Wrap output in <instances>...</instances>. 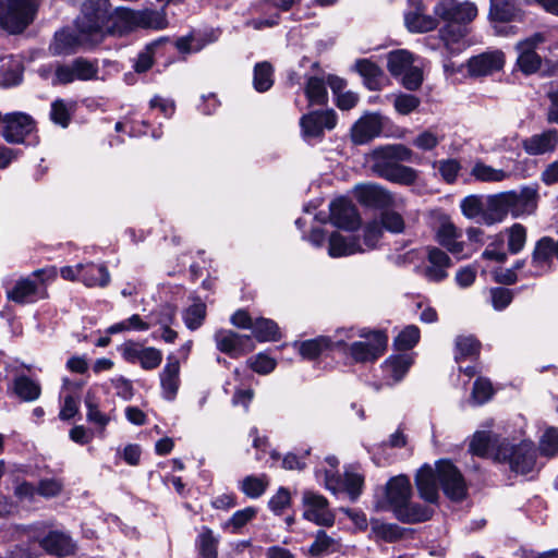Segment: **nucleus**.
Returning <instances> with one entry per match:
<instances>
[{
    "label": "nucleus",
    "mask_w": 558,
    "mask_h": 558,
    "mask_svg": "<svg viewBox=\"0 0 558 558\" xmlns=\"http://www.w3.org/2000/svg\"><path fill=\"white\" fill-rule=\"evenodd\" d=\"M374 171L383 179L400 185H412L418 179V171L404 166L392 158H387L380 147L374 153Z\"/></svg>",
    "instance_id": "nucleus-11"
},
{
    "label": "nucleus",
    "mask_w": 558,
    "mask_h": 558,
    "mask_svg": "<svg viewBox=\"0 0 558 558\" xmlns=\"http://www.w3.org/2000/svg\"><path fill=\"white\" fill-rule=\"evenodd\" d=\"M381 238L380 226L377 221H371L363 228L362 238L357 234L344 235L332 232L328 241V255L332 258L363 254L376 248Z\"/></svg>",
    "instance_id": "nucleus-6"
},
{
    "label": "nucleus",
    "mask_w": 558,
    "mask_h": 558,
    "mask_svg": "<svg viewBox=\"0 0 558 558\" xmlns=\"http://www.w3.org/2000/svg\"><path fill=\"white\" fill-rule=\"evenodd\" d=\"M509 197L508 191L488 196L487 208L494 216L490 222L501 221L510 213Z\"/></svg>",
    "instance_id": "nucleus-48"
},
{
    "label": "nucleus",
    "mask_w": 558,
    "mask_h": 558,
    "mask_svg": "<svg viewBox=\"0 0 558 558\" xmlns=\"http://www.w3.org/2000/svg\"><path fill=\"white\" fill-rule=\"evenodd\" d=\"M39 0H0V28L20 34L35 20Z\"/></svg>",
    "instance_id": "nucleus-7"
},
{
    "label": "nucleus",
    "mask_w": 558,
    "mask_h": 558,
    "mask_svg": "<svg viewBox=\"0 0 558 558\" xmlns=\"http://www.w3.org/2000/svg\"><path fill=\"white\" fill-rule=\"evenodd\" d=\"M337 330L332 337L319 336L314 339L303 341L299 345L300 354L307 360H315L325 352L337 350Z\"/></svg>",
    "instance_id": "nucleus-32"
},
{
    "label": "nucleus",
    "mask_w": 558,
    "mask_h": 558,
    "mask_svg": "<svg viewBox=\"0 0 558 558\" xmlns=\"http://www.w3.org/2000/svg\"><path fill=\"white\" fill-rule=\"evenodd\" d=\"M39 544L48 554L58 557H66L76 551V544L71 536L60 531L49 532Z\"/></svg>",
    "instance_id": "nucleus-30"
},
{
    "label": "nucleus",
    "mask_w": 558,
    "mask_h": 558,
    "mask_svg": "<svg viewBox=\"0 0 558 558\" xmlns=\"http://www.w3.org/2000/svg\"><path fill=\"white\" fill-rule=\"evenodd\" d=\"M336 124L337 114L332 109L314 110L300 119L301 132L307 142L320 140L325 132L335 129Z\"/></svg>",
    "instance_id": "nucleus-15"
},
{
    "label": "nucleus",
    "mask_w": 558,
    "mask_h": 558,
    "mask_svg": "<svg viewBox=\"0 0 558 558\" xmlns=\"http://www.w3.org/2000/svg\"><path fill=\"white\" fill-rule=\"evenodd\" d=\"M451 267L450 257L437 247L428 248L427 265L424 276L428 281L440 282L448 277V268Z\"/></svg>",
    "instance_id": "nucleus-27"
},
{
    "label": "nucleus",
    "mask_w": 558,
    "mask_h": 558,
    "mask_svg": "<svg viewBox=\"0 0 558 558\" xmlns=\"http://www.w3.org/2000/svg\"><path fill=\"white\" fill-rule=\"evenodd\" d=\"M386 151L387 158H392L398 162H414L416 161V154L403 144H391L380 147Z\"/></svg>",
    "instance_id": "nucleus-56"
},
{
    "label": "nucleus",
    "mask_w": 558,
    "mask_h": 558,
    "mask_svg": "<svg viewBox=\"0 0 558 558\" xmlns=\"http://www.w3.org/2000/svg\"><path fill=\"white\" fill-rule=\"evenodd\" d=\"M180 363L173 354L167 356V363L161 371L160 385L165 399L171 401L175 398L180 386Z\"/></svg>",
    "instance_id": "nucleus-31"
},
{
    "label": "nucleus",
    "mask_w": 558,
    "mask_h": 558,
    "mask_svg": "<svg viewBox=\"0 0 558 558\" xmlns=\"http://www.w3.org/2000/svg\"><path fill=\"white\" fill-rule=\"evenodd\" d=\"M441 136L433 130H424L413 140L412 145L422 151H430L441 142Z\"/></svg>",
    "instance_id": "nucleus-58"
},
{
    "label": "nucleus",
    "mask_w": 558,
    "mask_h": 558,
    "mask_svg": "<svg viewBox=\"0 0 558 558\" xmlns=\"http://www.w3.org/2000/svg\"><path fill=\"white\" fill-rule=\"evenodd\" d=\"M305 95L310 106H324L328 101L326 82L318 76L308 77L305 85Z\"/></svg>",
    "instance_id": "nucleus-40"
},
{
    "label": "nucleus",
    "mask_w": 558,
    "mask_h": 558,
    "mask_svg": "<svg viewBox=\"0 0 558 558\" xmlns=\"http://www.w3.org/2000/svg\"><path fill=\"white\" fill-rule=\"evenodd\" d=\"M506 440L507 438H499L488 432H476L470 442V451L475 456L492 458L497 461L496 453Z\"/></svg>",
    "instance_id": "nucleus-29"
},
{
    "label": "nucleus",
    "mask_w": 558,
    "mask_h": 558,
    "mask_svg": "<svg viewBox=\"0 0 558 558\" xmlns=\"http://www.w3.org/2000/svg\"><path fill=\"white\" fill-rule=\"evenodd\" d=\"M303 518L322 526H332L336 520L328 500L313 490H305L302 496Z\"/></svg>",
    "instance_id": "nucleus-16"
},
{
    "label": "nucleus",
    "mask_w": 558,
    "mask_h": 558,
    "mask_svg": "<svg viewBox=\"0 0 558 558\" xmlns=\"http://www.w3.org/2000/svg\"><path fill=\"white\" fill-rule=\"evenodd\" d=\"M372 533L376 539L395 542L402 537L403 530L395 523H384L379 520H372Z\"/></svg>",
    "instance_id": "nucleus-47"
},
{
    "label": "nucleus",
    "mask_w": 558,
    "mask_h": 558,
    "mask_svg": "<svg viewBox=\"0 0 558 558\" xmlns=\"http://www.w3.org/2000/svg\"><path fill=\"white\" fill-rule=\"evenodd\" d=\"M340 539L328 535L325 531L317 532L315 541L310 547L312 556H324L338 551L340 549Z\"/></svg>",
    "instance_id": "nucleus-42"
},
{
    "label": "nucleus",
    "mask_w": 558,
    "mask_h": 558,
    "mask_svg": "<svg viewBox=\"0 0 558 558\" xmlns=\"http://www.w3.org/2000/svg\"><path fill=\"white\" fill-rule=\"evenodd\" d=\"M524 151L530 156L553 154L558 147V130L547 129L522 142Z\"/></svg>",
    "instance_id": "nucleus-24"
},
{
    "label": "nucleus",
    "mask_w": 558,
    "mask_h": 558,
    "mask_svg": "<svg viewBox=\"0 0 558 558\" xmlns=\"http://www.w3.org/2000/svg\"><path fill=\"white\" fill-rule=\"evenodd\" d=\"M510 214L513 217L532 214L537 206V190L531 186H524L519 192L508 191Z\"/></svg>",
    "instance_id": "nucleus-28"
},
{
    "label": "nucleus",
    "mask_w": 558,
    "mask_h": 558,
    "mask_svg": "<svg viewBox=\"0 0 558 558\" xmlns=\"http://www.w3.org/2000/svg\"><path fill=\"white\" fill-rule=\"evenodd\" d=\"M123 359L132 364L138 363L143 369L157 368L162 361V352L154 347H144L137 342H125L121 348Z\"/></svg>",
    "instance_id": "nucleus-17"
},
{
    "label": "nucleus",
    "mask_w": 558,
    "mask_h": 558,
    "mask_svg": "<svg viewBox=\"0 0 558 558\" xmlns=\"http://www.w3.org/2000/svg\"><path fill=\"white\" fill-rule=\"evenodd\" d=\"M329 219L331 223L343 230H354L360 223L361 219L356 207L353 203L345 198L339 197L329 204Z\"/></svg>",
    "instance_id": "nucleus-20"
},
{
    "label": "nucleus",
    "mask_w": 558,
    "mask_h": 558,
    "mask_svg": "<svg viewBox=\"0 0 558 558\" xmlns=\"http://www.w3.org/2000/svg\"><path fill=\"white\" fill-rule=\"evenodd\" d=\"M219 538L215 536L209 527H203L198 534L195 545L201 558H217Z\"/></svg>",
    "instance_id": "nucleus-41"
},
{
    "label": "nucleus",
    "mask_w": 558,
    "mask_h": 558,
    "mask_svg": "<svg viewBox=\"0 0 558 558\" xmlns=\"http://www.w3.org/2000/svg\"><path fill=\"white\" fill-rule=\"evenodd\" d=\"M480 342L473 336H459L456 339V361L476 356L480 353Z\"/></svg>",
    "instance_id": "nucleus-50"
},
{
    "label": "nucleus",
    "mask_w": 558,
    "mask_h": 558,
    "mask_svg": "<svg viewBox=\"0 0 558 558\" xmlns=\"http://www.w3.org/2000/svg\"><path fill=\"white\" fill-rule=\"evenodd\" d=\"M268 485L269 481L266 475H248L241 481L240 489L248 498L255 499L266 492Z\"/></svg>",
    "instance_id": "nucleus-45"
},
{
    "label": "nucleus",
    "mask_w": 558,
    "mask_h": 558,
    "mask_svg": "<svg viewBox=\"0 0 558 558\" xmlns=\"http://www.w3.org/2000/svg\"><path fill=\"white\" fill-rule=\"evenodd\" d=\"M526 242V229L514 223L508 229V250L511 254H518L524 247Z\"/></svg>",
    "instance_id": "nucleus-59"
},
{
    "label": "nucleus",
    "mask_w": 558,
    "mask_h": 558,
    "mask_svg": "<svg viewBox=\"0 0 558 558\" xmlns=\"http://www.w3.org/2000/svg\"><path fill=\"white\" fill-rule=\"evenodd\" d=\"M44 272V269L36 270L32 276L16 280L12 287H9L4 281L3 286L7 290L8 300L16 304L25 305L46 299L48 294L44 280L41 279Z\"/></svg>",
    "instance_id": "nucleus-10"
},
{
    "label": "nucleus",
    "mask_w": 558,
    "mask_h": 558,
    "mask_svg": "<svg viewBox=\"0 0 558 558\" xmlns=\"http://www.w3.org/2000/svg\"><path fill=\"white\" fill-rule=\"evenodd\" d=\"M546 41V33L536 32L515 44V66L524 75L535 74L542 69L543 57L538 51Z\"/></svg>",
    "instance_id": "nucleus-9"
},
{
    "label": "nucleus",
    "mask_w": 558,
    "mask_h": 558,
    "mask_svg": "<svg viewBox=\"0 0 558 558\" xmlns=\"http://www.w3.org/2000/svg\"><path fill=\"white\" fill-rule=\"evenodd\" d=\"M85 405L87 409V421L99 426L101 429H105L111 417L99 410L97 398L92 390H88L86 393Z\"/></svg>",
    "instance_id": "nucleus-44"
},
{
    "label": "nucleus",
    "mask_w": 558,
    "mask_h": 558,
    "mask_svg": "<svg viewBox=\"0 0 558 558\" xmlns=\"http://www.w3.org/2000/svg\"><path fill=\"white\" fill-rule=\"evenodd\" d=\"M74 111V102L64 99H56L51 104L50 119L53 123L66 128Z\"/></svg>",
    "instance_id": "nucleus-46"
},
{
    "label": "nucleus",
    "mask_w": 558,
    "mask_h": 558,
    "mask_svg": "<svg viewBox=\"0 0 558 558\" xmlns=\"http://www.w3.org/2000/svg\"><path fill=\"white\" fill-rule=\"evenodd\" d=\"M436 241L450 253L459 258L466 257L464 254V243L460 241L461 232L456 228L453 222L448 218H441L436 229Z\"/></svg>",
    "instance_id": "nucleus-25"
},
{
    "label": "nucleus",
    "mask_w": 558,
    "mask_h": 558,
    "mask_svg": "<svg viewBox=\"0 0 558 558\" xmlns=\"http://www.w3.org/2000/svg\"><path fill=\"white\" fill-rule=\"evenodd\" d=\"M338 351L355 363H369L384 354L388 336L379 329L368 327H343L337 329Z\"/></svg>",
    "instance_id": "nucleus-1"
},
{
    "label": "nucleus",
    "mask_w": 558,
    "mask_h": 558,
    "mask_svg": "<svg viewBox=\"0 0 558 558\" xmlns=\"http://www.w3.org/2000/svg\"><path fill=\"white\" fill-rule=\"evenodd\" d=\"M121 34L136 27L162 29L167 26V19L162 11L157 10H131L122 7L120 12Z\"/></svg>",
    "instance_id": "nucleus-14"
},
{
    "label": "nucleus",
    "mask_w": 558,
    "mask_h": 558,
    "mask_svg": "<svg viewBox=\"0 0 558 558\" xmlns=\"http://www.w3.org/2000/svg\"><path fill=\"white\" fill-rule=\"evenodd\" d=\"M354 68L363 77L368 89L377 90L381 88L385 75L376 63L368 59H360L356 60Z\"/></svg>",
    "instance_id": "nucleus-35"
},
{
    "label": "nucleus",
    "mask_w": 558,
    "mask_h": 558,
    "mask_svg": "<svg viewBox=\"0 0 558 558\" xmlns=\"http://www.w3.org/2000/svg\"><path fill=\"white\" fill-rule=\"evenodd\" d=\"M206 317V305L202 302L193 303L182 314L185 326L191 330L199 328Z\"/></svg>",
    "instance_id": "nucleus-52"
},
{
    "label": "nucleus",
    "mask_w": 558,
    "mask_h": 558,
    "mask_svg": "<svg viewBox=\"0 0 558 558\" xmlns=\"http://www.w3.org/2000/svg\"><path fill=\"white\" fill-rule=\"evenodd\" d=\"M554 259L558 260V239H539L533 250L530 267L522 277H541L554 270Z\"/></svg>",
    "instance_id": "nucleus-12"
},
{
    "label": "nucleus",
    "mask_w": 558,
    "mask_h": 558,
    "mask_svg": "<svg viewBox=\"0 0 558 558\" xmlns=\"http://www.w3.org/2000/svg\"><path fill=\"white\" fill-rule=\"evenodd\" d=\"M14 392L24 401H35L39 398L40 385L27 376H19L14 380Z\"/></svg>",
    "instance_id": "nucleus-43"
},
{
    "label": "nucleus",
    "mask_w": 558,
    "mask_h": 558,
    "mask_svg": "<svg viewBox=\"0 0 558 558\" xmlns=\"http://www.w3.org/2000/svg\"><path fill=\"white\" fill-rule=\"evenodd\" d=\"M376 221L379 223L381 231L385 229L392 233H401L405 227L402 216L393 210L383 211L380 215V220Z\"/></svg>",
    "instance_id": "nucleus-55"
},
{
    "label": "nucleus",
    "mask_w": 558,
    "mask_h": 558,
    "mask_svg": "<svg viewBox=\"0 0 558 558\" xmlns=\"http://www.w3.org/2000/svg\"><path fill=\"white\" fill-rule=\"evenodd\" d=\"M434 168L438 169L444 181L447 183H453L461 170V163L457 159L448 158L435 161Z\"/></svg>",
    "instance_id": "nucleus-57"
},
{
    "label": "nucleus",
    "mask_w": 558,
    "mask_h": 558,
    "mask_svg": "<svg viewBox=\"0 0 558 558\" xmlns=\"http://www.w3.org/2000/svg\"><path fill=\"white\" fill-rule=\"evenodd\" d=\"M326 463L328 464L329 469L316 470V478L319 481L320 476H324V484L325 487L331 492H336L340 484V477L337 475V466L339 464V461L335 457H327Z\"/></svg>",
    "instance_id": "nucleus-51"
},
{
    "label": "nucleus",
    "mask_w": 558,
    "mask_h": 558,
    "mask_svg": "<svg viewBox=\"0 0 558 558\" xmlns=\"http://www.w3.org/2000/svg\"><path fill=\"white\" fill-rule=\"evenodd\" d=\"M437 480L445 495L451 500L465 497L466 485L460 471L451 462L442 460L437 462L436 473L428 464H424L416 473L415 485L425 501L434 504L438 500Z\"/></svg>",
    "instance_id": "nucleus-3"
},
{
    "label": "nucleus",
    "mask_w": 558,
    "mask_h": 558,
    "mask_svg": "<svg viewBox=\"0 0 558 558\" xmlns=\"http://www.w3.org/2000/svg\"><path fill=\"white\" fill-rule=\"evenodd\" d=\"M412 485L407 475L400 474L391 477L385 486V493L376 501L378 510H389L397 520L403 523H418L428 520L432 508L412 502Z\"/></svg>",
    "instance_id": "nucleus-2"
},
{
    "label": "nucleus",
    "mask_w": 558,
    "mask_h": 558,
    "mask_svg": "<svg viewBox=\"0 0 558 558\" xmlns=\"http://www.w3.org/2000/svg\"><path fill=\"white\" fill-rule=\"evenodd\" d=\"M363 482L364 480L362 475H360L359 473L347 471L344 473V478L340 480L338 489L343 487L345 492L350 495V498L352 500H355L362 492Z\"/></svg>",
    "instance_id": "nucleus-60"
},
{
    "label": "nucleus",
    "mask_w": 558,
    "mask_h": 558,
    "mask_svg": "<svg viewBox=\"0 0 558 558\" xmlns=\"http://www.w3.org/2000/svg\"><path fill=\"white\" fill-rule=\"evenodd\" d=\"M252 333L258 341L274 340L277 333V324L270 319L257 318L252 327Z\"/></svg>",
    "instance_id": "nucleus-54"
},
{
    "label": "nucleus",
    "mask_w": 558,
    "mask_h": 558,
    "mask_svg": "<svg viewBox=\"0 0 558 558\" xmlns=\"http://www.w3.org/2000/svg\"><path fill=\"white\" fill-rule=\"evenodd\" d=\"M356 197L365 206L375 208H388L403 202L402 197H396L391 192L378 184H363L356 187Z\"/></svg>",
    "instance_id": "nucleus-19"
},
{
    "label": "nucleus",
    "mask_w": 558,
    "mask_h": 558,
    "mask_svg": "<svg viewBox=\"0 0 558 558\" xmlns=\"http://www.w3.org/2000/svg\"><path fill=\"white\" fill-rule=\"evenodd\" d=\"M490 15L495 21L510 22L520 19L521 10L514 0H490Z\"/></svg>",
    "instance_id": "nucleus-38"
},
{
    "label": "nucleus",
    "mask_w": 558,
    "mask_h": 558,
    "mask_svg": "<svg viewBox=\"0 0 558 558\" xmlns=\"http://www.w3.org/2000/svg\"><path fill=\"white\" fill-rule=\"evenodd\" d=\"M408 2L409 10L404 14V23L410 32L426 33L438 26L439 19L425 13L423 0H408Z\"/></svg>",
    "instance_id": "nucleus-21"
},
{
    "label": "nucleus",
    "mask_w": 558,
    "mask_h": 558,
    "mask_svg": "<svg viewBox=\"0 0 558 558\" xmlns=\"http://www.w3.org/2000/svg\"><path fill=\"white\" fill-rule=\"evenodd\" d=\"M414 63V57L408 50L389 52L387 68L395 77H401Z\"/></svg>",
    "instance_id": "nucleus-39"
},
{
    "label": "nucleus",
    "mask_w": 558,
    "mask_h": 558,
    "mask_svg": "<svg viewBox=\"0 0 558 558\" xmlns=\"http://www.w3.org/2000/svg\"><path fill=\"white\" fill-rule=\"evenodd\" d=\"M121 8H112L110 0H84L75 20L76 29L86 39L100 43L107 35L121 34Z\"/></svg>",
    "instance_id": "nucleus-4"
},
{
    "label": "nucleus",
    "mask_w": 558,
    "mask_h": 558,
    "mask_svg": "<svg viewBox=\"0 0 558 558\" xmlns=\"http://www.w3.org/2000/svg\"><path fill=\"white\" fill-rule=\"evenodd\" d=\"M254 88L257 92H266L274 84V68L268 62H259L254 68Z\"/></svg>",
    "instance_id": "nucleus-49"
},
{
    "label": "nucleus",
    "mask_w": 558,
    "mask_h": 558,
    "mask_svg": "<svg viewBox=\"0 0 558 558\" xmlns=\"http://www.w3.org/2000/svg\"><path fill=\"white\" fill-rule=\"evenodd\" d=\"M541 452L547 457H553L558 452V432L549 427L543 434L539 441Z\"/></svg>",
    "instance_id": "nucleus-64"
},
{
    "label": "nucleus",
    "mask_w": 558,
    "mask_h": 558,
    "mask_svg": "<svg viewBox=\"0 0 558 558\" xmlns=\"http://www.w3.org/2000/svg\"><path fill=\"white\" fill-rule=\"evenodd\" d=\"M460 208L462 214L469 219L478 217L484 209L482 196L469 195L464 197L461 201Z\"/></svg>",
    "instance_id": "nucleus-63"
},
{
    "label": "nucleus",
    "mask_w": 558,
    "mask_h": 558,
    "mask_svg": "<svg viewBox=\"0 0 558 558\" xmlns=\"http://www.w3.org/2000/svg\"><path fill=\"white\" fill-rule=\"evenodd\" d=\"M434 15L447 23L440 29V38L451 52L461 51L465 47L464 37L468 34L466 24L477 15V8L473 2H459L457 0H439L434 5Z\"/></svg>",
    "instance_id": "nucleus-5"
},
{
    "label": "nucleus",
    "mask_w": 558,
    "mask_h": 558,
    "mask_svg": "<svg viewBox=\"0 0 558 558\" xmlns=\"http://www.w3.org/2000/svg\"><path fill=\"white\" fill-rule=\"evenodd\" d=\"M98 64L84 58H76L68 64H56L52 85H66L74 81H90L97 78Z\"/></svg>",
    "instance_id": "nucleus-13"
},
{
    "label": "nucleus",
    "mask_w": 558,
    "mask_h": 558,
    "mask_svg": "<svg viewBox=\"0 0 558 558\" xmlns=\"http://www.w3.org/2000/svg\"><path fill=\"white\" fill-rule=\"evenodd\" d=\"M64 483L61 478H41L37 485V494L44 498H53L61 494Z\"/></svg>",
    "instance_id": "nucleus-61"
},
{
    "label": "nucleus",
    "mask_w": 558,
    "mask_h": 558,
    "mask_svg": "<svg viewBox=\"0 0 558 558\" xmlns=\"http://www.w3.org/2000/svg\"><path fill=\"white\" fill-rule=\"evenodd\" d=\"M217 349L231 357H239L253 350L252 338L228 329H220L214 336Z\"/></svg>",
    "instance_id": "nucleus-18"
},
{
    "label": "nucleus",
    "mask_w": 558,
    "mask_h": 558,
    "mask_svg": "<svg viewBox=\"0 0 558 558\" xmlns=\"http://www.w3.org/2000/svg\"><path fill=\"white\" fill-rule=\"evenodd\" d=\"M421 332L415 325L404 327L393 340V344L398 350H410L418 342Z\"/></svg>",
    "instance_id": "nucleus-53"
},
{
    "label": "nucleus",
    "mask_w": 558,
    "mask_h": 558,
    "mask_svg": "<svg viewBox=\"0 0 558 558\" xmlns=\"http://www.w3.org/2000/svg\"><path fill=\"white\" fill-rule=\"evenodd\" d=\"M23 76L22 63L12 56L0 58V82L4 87L20 84Z\"/></svg>",
    "instance_id": "nucleus-36"
},
{
    "label": "nucleus",
    "mask_w": 558,
    "mask_h": 558,
    "mask_svg": "<svg viewBox=\"0 0 558 558\" xmlns=\"http://www.w3.org/2000/svg\"><path fill=\"white\" fill-rule=\"evenodd\" d=\"M470 175L477 182L499 183L508 180L511 172L505 169L494 168L482 160H476L472 166Z\"/></svg>",
    "instance_id": "nucleus-34"
},
{
    "label": "nucleus",
    "mask_w": 558,
    "mask_h": 558,
    "mask_svg": "<svg viewBox=\"0 0 558 558\" xmlns=\"http://www.w3.org/2000/svg\"><path fill=\"white\" fill-rule=\"evenodd\" d=\"M505 64V54L500 50L486 51L472 57L468 62L471 76H486L500 71Z\"/></svg>",
    "instance_id": "nucleus-23"
},
{
    "label": "nucleus",
    "mask_w": 558,
    "mask_h": 558,
    "mask_svg": "<svg viewBox=\"0 0 558 558\" xmlns=\"http://www.w3.org/2000/svg\"><path fill=\"white\" fill-rule=\"evenodd\" d=\"M81 281L86 287H106L110 282V275L104 265L83 264Z\"/></svg>",
    "instance_id": "nucleus-37"
},
{
    "label": "nucleus",
    "mask_w": 558,
    "mask_h": 558,
    "mask_svg": "<svg viewBox=\"0 0 558 558\" xmlns=\"http://www.w3.org/2000/svg\"><path fill=\"white\" fill-rule=\"evenodd\" d=\"M536 449L531 440L523 439L520 442L506 440L497 451L498 462L507 463L512 472L529 474L536 466Z\"/></svg>",
    "instance_id": "nucleus-8"
},
{
    "label": "nucleus",
    "mask_w": 558,
    "mask_h": 558,
    "mask_svg": "<svg viewBox=\"0 0 558 558\" xmlns=\"http://www.w3.org/2000/svg\"><path fill=\"white\" fill-rule=\"evenodd\" d=\"M96 45L93 40H88L81 33H74L69 29H62L54 35V40L50 46V50L54 56L71 54L80 47Z\"/></svg>",
    "instance_id": "nucleus-26"
},
{
    "label": "nucleus",
    "mask_w": 558,
    "mask_h": 558,
    "mask_svg": "<svg viewBox=\"0 0 558 558\" xmlns=\"http://www.w3.org/2000/svg\"><path fill=\"white\" fill-rule=\"evenodd\" d=\"M384 129V118L379 113H366L351 129V140L363 145L379 136Z\"/></svg>",
    "instance_id": "nucleus-22"
},
{
    "label": "nucleus",
    "mask_w": 558,
    "mask_h": 558,
    "mask_svg": "<svg viewBox=\"0 0 558 558\" xmlns=\"http://www.w3.org/2000/svg\"><path fill=\"white\" fill-rule=\"evenodd\" d=\"M413 364V357L408 353L390 356L383 364L385 378L389 384L399 383Z\"/></svg>",
    "instance_id": "nucleus-33"
},
{
    "label": "nucleus",
    "mask_w": 558,
    "mask_h": 558,
    "mask_svg": "<svg viewBox=\"0 0 558 558\" xmlns=\"http://www.w3.org/2000/svg\"><path fill=\"white\" fill-rule=\"evenodd\" d=\"M257 511L253 507H246L244 509L235 511L227 522L226 526L231 527L233 533H238L240 529L252 521Z\"/></svg>",
    "instance_id": "nucleus-62"
}]
</instances>
